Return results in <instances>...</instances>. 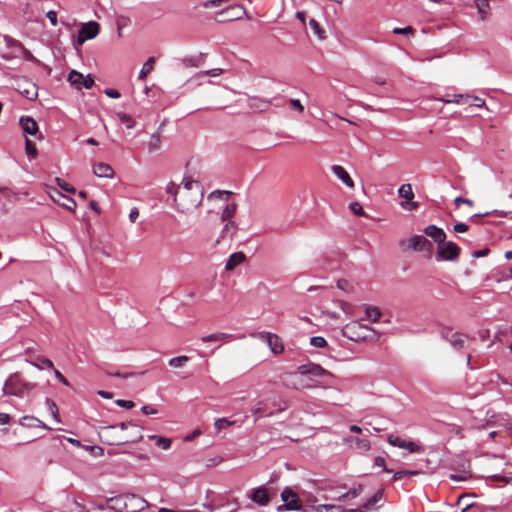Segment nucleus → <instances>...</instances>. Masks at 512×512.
<instances>
[{"mask_svg":"<svg viewBox=\"0 0 512 512\" xmlns=\"http://www.w3.org/2000/svg\"><path fill=\"white\" fill-rule=\"evenodd\" d=\"M236 210H237V205L235 203L227 204L221 213V220L222 221L231 220L234 217Z\"/></svg>","mask_w":512,"mask_h":512,"instance_id":"nucleus-31","label":"nucleus"},{"mask_svg":"<svg viewBox=\"0 0 512 512\" xmlns=\"http://www.w3.org/2000/svg\"><path fill=\"white\" fill-rule=\"evenodd\" d=\"M344 442L352 448H355L361 452H367L371 448L370 441L367 438L360 437H346Z\"/></svg>","mask_w":512,"mask_h":512,"instance_id":"nucleus-14","label":"nucleus"},{"mask_svg":"<svg viewBox=\"0 0 512 512\" xmlns=\"http://www.w3.org/2000/svg\"><path fill=\"white\" fill-rule=\"evenodd\" d=\"M444 337L450 343V345L456 350L463 349L467 339L466 335L452 331H448L447 333H445Z\"/></svg>","mask_w":512,"mask_h":512,"instance_id":"nucleus-13","label":"nucleus"},{"mask_svg":"<svg viewBox=\"0 0 512 512\" xmlns=\"http://www.w3.org/2000/svg\"><path fill=\"white\" fill-rule=\"evenodd\" d=\"M36 388L35 383L26 382L22 380L18 373L12 374L6 381L3 387V392L6 395L16 397H24Z\"/></svg>","mask_w":512,"mask_h":512,"instance_id":"nucleus-2","label":"nucleus"},{"mask_svg":"<svg viewBox=\"0 0 512 512\" xmlns=\"http://www.w3.org/2000/svg\"><path fill=\"white\" fill-rule=\"evenodd\" d=\"M349 209L351 210L352 213H354L357 216L365 215L362 205L357 201L351 202L349 204Z\"/></svg>","mask_w":512,"mask_h":512,"instance_id":"nucleus-48","label":"nucleus"},{"mask_svg":"<svg viewBox=\"0 0 512 512\" xmlns=\"http://www.w3.org/2000/svg\"><path fill=\"white\" fill-rule=\"evenodd\" d=\"M235 424V421H230L226 418L216 419L214 422V427L217 431H221L222 429L232 426Z\"/></svg>","mask_w":512,"mask_h":512,"instance_id":"nucleus-43","label":"nucleus"},{"mask_svg":"<svg viewBox=\"0 0 512 512\" xmlns=\"http://www.w3.org/2000/svg\"><path fill=\"white\" fill-rule=\"evenodd\" d=\"M367 318L372 322H377L381 317V312L376 306H368L365 309Z\"/></svg>","mask_w":512,"mask_h":512,"instance_id":"nucleus-37","label":"nucleus"},{"mask_svg":"<svg viewBox=\"0 0 512 512\" xmlns=\"http://www.w3.org/2000/svg\"><path fill=\"white\" fill-rule=\"evenodd\" d=\"M188 360H189V358L187 356L182 355V356L171 358L168 363L171 367L179 368L183 364H185Z\"/></svg>","mask_w":512,"mask_h":512,"instance_id":"nucleus-44","label":"nucleus"},{"mask_svg":"<svg viewBox=\"0 0 512 512\" xmlns=\"http://www.w3.org/2000/svg\"><path fill=\"white\" fill-rule=\"evenodd\" d=\"M99 33V24L94 21H89L82 24L77 37L78 44H83L87 40L93 39Z\"/></svg>","mask_w":512,"mask_h":512,"instance_id":"nucleus-7","label":"nucleus"},{"mask_svg":"<svg viewBox=\"0 0 512 512\" xmlns=\"http://www.w3.org/2000/svg\"><path fill=\"white\" fill-rule=\"evenodd\" d=\"M398 194L401 198L411 200L414 197V193L410 184H402L398 189Z\"/></svg>","mask_w":512,"mask_h":512,"instance_id":"nucleus-38","label":"nucleus"},{"mask_svg":"<svg viewBox=\"0 0 512 512\" xmlns=\"http://www.w3.org/2000/svg\"><path fill=\"white\" fill-rule=\"evenodd\" d=\"M94 85V78L88 74L84 76L82 88L90 89Z\"/></svg>","mask_w":512,"mask_h":512,"instance_id":"nucleus-54","label":"nucleus"},{"mask_svg":"<svg viewBox=\"0 0 512 512\" xmlns=\"http://www.w3.org/2000/svg\"><path fill=\"white\" fill-rule=\"evenodd\" d=\"M93 172L97 177L101 178H113L114 170L107 163H97L93 166Z\"/></svg>","mask_w":512,"mask_h":512,"instance_id":"nucleus-21","label":"nucleus"},{"mask_svg":"<svg viewBox=\"0 0 512 512\" xmlns=\"http://www.w3.org/2000/svg\"><path fill=\"white\" fill-rule=\"evenodd\" d=\"M332 173L348 188H354V181L349 173L341 165H333L331 167Z\"/></svg>","mask_w":512,"mask_h":512,"instance_id":"nucleus-15","label":"nucleus"},{"mask_svg":"<svg viewBox=\"0 0 512 512\" xmlns=\"http://www.w3.org/2000/svg\"><path fill=\"white\" fill-rule=\"evenodd\" d=\"M141 412L145 415H154L157 413V410L149 405H144L141 407Z\"/></svg>","mask_w":512,"mask_h":512,"instance_id":"nucleus-60","label":"nucleus"},{"mask_svg":"<svg viewBox=\"0 0 512 512\" xmlns=\"http://www.w3.org/2000/svg\"><path fill=\"white\" fill-rule=\"evenodd\" d=\"M165 189L168 194L173 196V201L176 203L182 188L178 187L174 182H169Z\"/></svg>","mask_w":512,"mask_h":512,"instance_id":"nucleus-42","label":"nucleus"},{"mask_svg":"<svg viewBox=\"0 0 512 512\" xmlns=\"http://www.w3.org/2000/svg\"><path fill=\"white\" fill-rule=\"evenodd\" d=\"M223 73V70L221 68H214L210 70H205L199 72L196 77H202V76H210V77H218Z\"/></svg>","mask_w":512,"mask_h":512,"instance_id":"nucleus-46","label":"nucleus"},{"mask_svg":"<svg viewBox=\"0 0 512 512\" xmlns=\"http://www.w3.org/2000/svg\"><path fill=\"white\" fill-rule=\"evenodd\" d=\"M56 182L62 190L67 191L72 194L75 193V188H73L71 185H69L64 180H61L60 178H56Z\"/></svg>","mask_w":512,"mask_h":512,"instance_id":"nucleus-50","label":"nucleus"},{"mask_svg":"<svg viewBox=\"0 0 512 512\" xmlns=\"http://www.w3.org/2000/svg\"><path fill=\"white\" fill-rule=\"evenodd\" d=\"M154 64H155V58L149 57L147 59V61L143 64V66L138 74V79L144 80L147 77V75L149 73H151L152 70L154 69Z\"/></svg>","mask_w":512,"mask_h":512,"instance_id":"nucleus-28","label":"nucleus"},{"mask_svg":"<svg viewBox=\"0 0 512 512\" xmlns=\"http://www.w3.org/2000/svg\"><path fill=\"white\" fill-rule=\"evenodd\" d=\"M383 497V491L377 490L367 501L364 503L363 508L368 510L372 508Z\"/></svg>","mask_w":512,"mask_h":512,"instance_id":"nucleus-39","label":"nucleus"},{"mask_svg":"<svg viewBox=\"0 0 512 512\" xmlns=\"http://www.w3.org/2000/svg\"><path fill=\"white\" fill-rule=\"evenodd\" d=\"M460 254V247L452 242L448 241L440 242L437 245L436 260L440 261H456Z\"/></svg>","mask_w":512,"mask_h":512,"instance_id":"nucleus-5","label":"nucleus"},{"mask_svg":"<svg viewBox=\"0 0 512 512\" xmlns=\"http://www.w3.org/2000/svg\"><path fill=\"white\" fill-rule=\"evenodd\" d=\"M299 372L303 375L310 374L318 377L328 374V372L323 367L314 363L299 366Z\"/></svg>","mask_w":512,"mask_h":512,"instance_id":"nucleus-17","label":"nucleus"},{"mask_svg":"<svg viewBox=\"0 0 512 512\" xmlns=\"http://www.w3.org/2000/svg\"><path fill=\"white\" fill-rule=\"evenodd\" d=\"M237 230H238L237 224L234 221L229 220L224 225V227L221 231V237L232 239L234 237V235L236 234Z\"/></svg>","mask_w":512,"mask_h":512,"instance_id":"nucleus-27","label":"nucleus"},{"mask_svg":"<svg viewBox=\"0 0 512 512\" xmlns=\"http://www.w3.org/2000/svg\"><path fill=\"white\" fill-rule=\"evenodd\" d=\"M281 499L284 504L278 507L279 511L283 509L290 511L300 510L301 505L299 504L298 496L292 489L285 488L281 493Z\"/></svg>","mask_w":512,"mask_h":512,"instance_id":"nucleus-6","label":"nucleus"},{"mask_svg":"<svg viewBox=\"0 0 512 512\" xmlns=\"http://www.w3.org/2000/svg\"><path fill=\"white\" fill-rule=\"evenodd\" d=\"M467 103L478 108H481L485 105V101L477 96H471L470 100Z\"/></svg>","mask_w":512,"mask_h":512,"instance_id":"nucleus-51","label":"nucleus"},{"mask_svg":"<svg viewBox=\"0 0 512 512\" xmlns=\"http://www.w3.org/2000/svg\"><path fill=\"white\" fill-rule=\"evenodd\" d=\"M453 229L456 233H464L468 231L469 227L467 224L460 222L455 224Z\"/></svg>","mask_w":512,"mask_h":512,"instance_id":"nucleus-57","label":"nucleus"},{"mask_svg":"<svg viewBox=\"0 0 512 512\" xmlns=\"http://www.w3.org/2000/svg\"><path fill=\"white\" fill-rule=\"evenodd\" d=\"M407 248L414 251L429 252L432 249V244L426 237L414 235L407 240Z\"/></svg>","mask_w":512,"mask_h":512,"instance_id":"nucleus-9","label":"nucleus"},{"mask_svg":"<svg viewBox=\"0 0 512 512\" xmlns=\"http://www.w3.org/2000/svg\"><path fill=\"white\" fill-rule=\"evenodd\" d=\"M233 339H234V336L232 334L223 333V332L209 334V335L203 336L201 338L202 342H204V343L213 342V341H226V342H228V341L233 340Z\"/></svg>","mask_w":512,"mask_h":512,"instance_id":"nucleus-24","label":"nucleus"},{"mask_svg":"<svg viewBox=\"0 0 512 512\" xmlns=\"http://www.w3.org/2000/svg\"><path fill=\"white\" fill-rule=\"evenodd\" d=\"M374 466L382 468L385 472H389V470L386 468L385 459L381 456H378L374 459Z\"/></svg>","mask_w":512,"mask_h":512,"instance_id":"nucleus-56","label":"nucleus"},{"mask_svg":"<svg viewBox=\"0 0 512 512\" xmlns=\"http://www.w3.org/2000/svg\"><path fill=\"white\" fill-rule=\"evenodd\" d=\"M470 95H463V94H454L451 98H438L437 100L443 102V103H461L462 100H465V102H468L470 100Z\"/></svg>","mask_w":512,"mask_h":512,"instance_id":"nucleus-35","label":"nucleus"},{"mask_svg":"<svg viewBox=\"0 0 512 512\" xmlns=\"http://www.w3.org/2000/svg\"><path fill=\"white\" fill-rule=\"evenodd\" d=\"M129 427H131L132 430H135V434L133 436H123V437H120L119 440H117V441L107 440V443L109 445H113V444H125V443H129V442L136 443V442L140 441L143 438L142 429L139 426H137L131 422H121L119 424L102 427L100 433H101L102 437L108 438L111 430L116 429V428H120L121 430H126Z\"/></svg>","mask_w":512,"mask_h":512,"instance_id":"nucleus-3","label":"nucleus"},{"mask_svg":"<svg viewBox=\"0 0 512 512\" xmlns=\"http://www.w3.org/2000/svg\"><path fill=\"white\" fill-rule=\"evenodd\" d=\"M46 16L53 26H55L57 24V13L55 11H53V10L48 11Z\"/></svg>","mask_w":512,"mask_h":512,"instance_id":"nucleus-61","label":"nucleus"},{"mask_svg":"<svg viewBox=\"0 0 512 512\" xmlns=\"http://www.w3.org/2000/svg\"><path fill=\"white\" fill-rule=\"evenodd\" d=\"M50 196H51V199L55 203L59 204L63 208H65L69 211H72V212L76 209L77 205H76L75 200L70 197L65 196L60 191L54 189Z\"/></svg>","mask_w":512,"mask_h":512,"instance_id":"nucleus-12","label":"nucleus"},{"mask_svg":"<svg viewBox=\"0 0 512 512\" xmlns=\"http://www.w3.org/2000/svg\"><path fill=\"white\" fill-rule=\"evenodd\" d=\"M315 512H346V509L340 505H318L315 507Z\"/></svg>","mask_w":512,"mask_h":512,"instance_id":"nucleus-36","label":"nucleus"},{"mask_svg":"<svg viewBox=\"0 0 512 512\" xmlns=\"http://www.w3.org/2000/svg\"><path fill=\"white\" fill-rule=\"evenodd\" d=\"M413 29L411 26H406L404 28H394L393 33L394 34H412Z\"/></svg>","mask_w":512,"mask_h":512,"instance_id":"nucleus-58","label":"nucleus"},{"mask_svg":"<svg viewBox=\"0 0 512 512\" xmlns=\"http://www.w3.org/2000/svg\"><path fill=\"white\" fill-rule=\"evenodd\" d=\"M247 104L249 108L254 111L264 112L270 107L271 101L257 96H252L248 98Z\"/></svg>","mask_w":512,"mask_h":512,"instance_id":"nucleus-16","label":"nucleus"},{"mask_svg":"<svg viewBox=\"0 0 512 512\" xmlns=\"http://www.w3.org/2000/svg\"><path fill=\"white\" fill-rule=\"evenodd\" d=\"M337 287L345 293H352L355 289L354 284L347 279H339L337 281Z\"/></svg>","mask_w":512,"mask_h":512,"instance_id":"nucleus-40","label":"nucleus"},{"mask_svg":"<svg viewBox=\"0 0 512 512\" xmlns=\"http://www.w3.org/2000/svg\"><path fill=\"white\" fill-rule=\"evenodd\" d=\"M343 334L352 341L360 342L373 340L376 332L371 327L354 321L344 327Z\"/></svg>","mask_w":512,"mask_h":512,"instance_id":"nucleus-4","label":"nucleus"},{"mask_svg":"<svg viewBox=\"0 0 512 512\" xmlns=\"http://www.w3.org/2000/svg\"><path fill=\"white\" fill-rule=\"evenodd\" d=\"M84 75L76 70L70 71L68 75V82L77 90L82 89Z\"/></svg>","mask_w":512,"mask_h":512,"instance_id":"nucleus-25","label":"nucleus"},{"mask_svg":"<svg viewBox=\"0 0 512 512\" xmlns=\"http://www.w3.org/2000/svg\"><path fill=\"white\" fill-rule=\"evenodd\" d=\"M25 151L30 159H34L37 156V148L33 141L26 138L25 140Z\"/></svg>","mask_w":512,"mask_h":512,"instance_id":"nucleus-41","label":"nucleus"},{"mask_svg":"<svg viewBox=\"0 0 512 512\" xmlns=\"http://www.w3.org/2000/svg\"><path fill=\"white\" fill-rule=\"evenodd\" d=\"M249 498L259 506H266L270 502V495L268 489L264 486H259L251 490Z\"/></svg>","mask_w":512,"mask_h":512,"instance_id":"nucleus-11","label":"nucleus"},{"mask_svg":"<svg viewBox=\"0 0 512 512\" xmlns=\"http://www.w3.org/2000/svg\"><path fill=\"white\" fill-rule=\"evenodd\" d=\"M20 93L29 100H35L38 96L37 86L32 83L27 84V88L20 89Z\"/></svg>","mask_w":512,"mask_h":512,"instance_id":"nucleus-32","label":"nucleus"},{"mask_svg":"<svg viewBox=\"0 0 512 512\" xmlns=\"http://www.w3.org/2000/svg\"><path fill=\"white\" fill-rule=\"evenodd\" d=\"M387 441L390 445L405 449L410 453L418 452L420 450V446L413 441H407L402 439L399 436L389 435Z\"/></svg>","mask_w":512,"mask_h":512,"instance_id":"nucleus-10","label":"nucleus"},{"mask_svg":"<svg viewBox=\"0 0 512 512\" xmlns=\"http://www.w3.org/2000/svg\"><path fill=\"white\" fill-rule=\"evenodd\" d=\"M258 337L267 343L272 353L281 354L284 351L283 342L278 335L271 332H261Z\"/></svg>","mask_w":512,"mask_h":512,"instance_id":"nucleus-8","label":"nucleus"},{"mask_svg":"<svg viewBox=\"0 0 512 512\" xmlns=\"http://www.w3.org/2000/svg\"><path fill=\"white\" fill-rule=\"evenodd\" d=\"M151 440L155 441V444L162 448L163 450H167L171 447L172 440L170 438L161 437L158 435H151L149 436Z\"/></svg>","mask_w":512,"mask_h":512,"instance_id":"nucleus-34","label":"nucleus"},{"mask_svg":"<svg viewBox=\"0 0 512 512\" xmlns=\"http://www.w3.org/2000/svg\"><path fill=\"white\" fill-rule=\"evenodd\" d=\"M246 259V256L243 252L238 251L235 253H232L225 264V269L227 271H232L234 268H236L238 265L243 263Z\"/></svg>","mask_w":512,"mask_h":512,"instance_id":"nucleus-23","label":"nucleus"},{"mask_svg":"<svg viewBox=\"0 0 512 512\" xmlns=\"http://www.w3.org/2000/svg\"><path fill=\"white\" fill-rule=\"evenodd\" d=\"M424 233L433 239L437 243L443 242L446 239V234L443 229L435 226L429 225L424 229Z\"/></svg>","mask_w":512,"mask_h":512,"instance_id":"nucleus-20","label":"nucleus"},{"mask_svg":"<svg viewBox=\"0 0 512 512\" xmlns=\"http://www.w3.org/2000/svg\"><path fill=\"white\" fill-rule=\"evenodd\" d=\"M162 145V136L161 133L158 131L151 135L149 141H148V150L149 152H156L159 151Z\"/></svg>","mask_w":512,"mask_h":512,"instance_id":"nucleus-26","label":"nucleus"},{"mask_svg":"<svg viewBox=\"0 0 512 512\" xmlns=\"http://www.w3.org/2000/svg\"><path fill=\"white\" fill-rule=\"evenodd\" d=\"M309 26L314 32L315 35H317L319 38H324V31L321 29L320 24L315 19L309 20Z\"/></svg>","mask_w":512,"mask_h":512,"instance_id":"nucleus-45","label":"nucleus"},{"mask_svg":"<svg viewBox=\"0 0 512 512\" xmlns=\"http://www.w3.org/2000/svg\"><path fill=\"white\" fill-rule=\"evenodd\" d=\"M251 412L255 415V421H257L261 417H270L274 414L272 410L268 409L267 403L265 401H259L252 409Z\"/></svg>","mask_w":512,"mask_h":512,"instance_id":"nucleus-22","label":"nucleus"},{"mask_svg":"<svg viewBox=\"0 0 512 512\" xmlns=\"http://www.w3.org/2000/svg\"><path fill=\"white\" fill-rule=\"evenodd\" d=\"M45 405H46L48 412L52 415L53 419L56 422L60 423L61 419L59 416V410H58L56 403L52 399L46 398Z\"/></svg>","mask_w":512,"mask_h":512,"instance_id":"nucleus-30","label":"nucleus"},{"mask_svg":"<svg viewBox=\"0 0 512 512\" xmlns=\"http://www.w3.org/2000/svg\"><path fill=\"white\" fill-rule=\"evenodd\" d=\"M461 203L467 204L468 206H473V201L472 200L467 199V198H463V197H457L455 199L456 206H459Z\"/></svg>","mask_w":512,"mask_h":512,"instance_id":"nucleus-62","label":"nucleus"},{"mask_svg":"<svg viewBox=\"0 0 512 512\" xmlns=\"http://www.w3.org/2000/svg\"><path fill=\"white\" fill-rule=\"evenodd\" d=\"M289 104H290L292 109H295L299 113H302L304 111V106L302 105V103L298 99H290L289 100Z\"/></svg>","mask_w":512,"mask_h":512,"instance_id":"nucleus-52","label":"nucleus"},{"mask_svg":"<svg viewBox=\"0 0 512 512\" xmlns=\"http://www.w3.org/2000/svg\"><path fill=\"white\" fill-rule=\"evenodd\" d=\"M116 116H117L118 120L126 126L127 129H132L135 127L136 122L131 117V115H129L125 112H118L116 114Z\"/></svg>","mask_w":512,"mask_h":512,"instance_id":"nucleus-33","label":"nucleus"},{"mask_svg":"<svg viewBox=\"0 0 512 512\" xmlns=\"http://www.w3.org/2000/svg\"><path fill=\"white\" fill-rule=\"evenodd\" d=\"M105 94L110 97V98H114V99H117L120 97V93L115 90V89H106L105 90Z\"/></svg>","mask_w":512,"mask_h":512,"instance_id":"nucleus-64","label":"nucleus"},{"mask_svg":"<svg viewBox=\"0 0 512 512\" xmlns=\"http://www.w3.org/2000/svg\"><path fill=\"white\" fill-rule=\"evenodd\" d=\"M139 217V211L136 207L132 208L129 213V219L131 222H135Z\"/></svg>","mask_w":512,"mask_h":512,"instance_id":"nucleus-63","label":"nucleus"},{"mask_svg":"<svg viewBox=\"0 0 512 512\" xmlns=\"http://www.w3.org/2000/svg\"><path fill=\"white\" fill-rule=\"evenodd\" d=\"M53 372H54V375H55L56 379H57L59 382H61V383H62L63 385H65V386H69V382H68V380L63 376V374H62L58 369H56V368L54 367Z\"/></svg>","mask_w":512,"mask_h":512,"instance_id":"nucleus-55","label":"nucleus"},{"mask_svg":"<svg viewBox=\"0 0 512 512\" xmlns=\"http://www.w3.org/2000/svg\"><path fill=\"white\" fill-rule=\"evenodd\" d=\"M19 123L26 134L35 135L38 131V124L32 117L22 116Z\"/></svg>","mask_w":512,"mask_h":512,"instance_id":"nucleus-19","label":"nucleus"},{"mask_svg":"<svg viewBox=\"0 0 512 512\" xmlns=\"http://www.w3.org/2000/svg\"><path fill=\"white\" fill-rule=\"evenodd\" d=\"M310 344L316 348H324L327 346V341L321 336H314L310 339Z\"/></svg>","mask_w":512,"mask_h":512,"instance_id":"nucleus-49","label":"nucleus"},{"mask_svg":"<svg viewBox=\"0 0 512 512\" xmlns=\"http://www.w3.org/2000/svg\"><path fill=\"white\" fill-rule=\"evenodd\" d=\"M183 64L186 67H199L201 65V57H187L183 59Z\"/></svg>","mask_w":512,"mask_h":512,"instance_id":"nucleus-47","label":"nucleus"},{"mask_svg":"<svg viewBox=\"0 0 512 512\" xmlns=\"http://www.w3.org/2000/svg\"><path fill=\"white\" fill-rule=\"evenodd\" d=\"M490 0H474L477 14L481 21L487 20L491 15Z\"/></svg>","mask_w":512,"mask_h":512,"instance_id":"nucleus-18","label":"nucleus"},{"mask_svg":"<svg viewBox=\"0 0 512 512\" xmlns=\"http://www.w3.org/2000/svg\"><path fill=\"white\" fill-rule=\"evenodd\" d=\"M182 185L175 206L177 211L188 214L202 203L203 191L201 185L191 178H184Z\"/></svg>","mask_w":512,"mask_h":512,"instance_id":"nucleus-1","label":"nucleus"},{"mask_svg":"<svg viewBox=\"0 0 512 512\" xmlns=\"http://www.w3.org/2000/svg\"><path fill=\"white\" fill-rule=\"evenodd\" d=\"M416 473L417 472H415V471H397V472L394 473L393 479L394 480H399V479H401L404 476L412 475V474H416Z\"/></svg>","mask_w":512,"mask_h":512,"instance_id":"nucleus-59","label":"nucleus"},{"mask_svg":"<svg viewBox=\"0 0 512 512\" xmlns=\"http://www.w3.org/2000/svg\"><path fill=\"white\" fill-rule=\"evenodd\" d=\"M27 362L39 370H42L44 368L54 369L53 362L48 358L41 357L38 358L37 361L27 360Z\"/></svg>","mask_w":512,"mask_h":512,"instance_id":"nucleus-29","label":"nucleus"},{"mask_svg":"<svg viewBox=\"0 0 512 512\" xmlns=\"http://www.w3.org/2000/svg\"><path fill=\"white\" fill-rule=\"evenodd\" d=\"M115 403L119 407H123V408H126V409H131V408L134 407V402L130 401V400L118 399V400L115 401Z\"/></svg>","mask_w":512,"mask_h":512,"instance_id":"nucleus-53","label":"nucleus"}]
</instances>
